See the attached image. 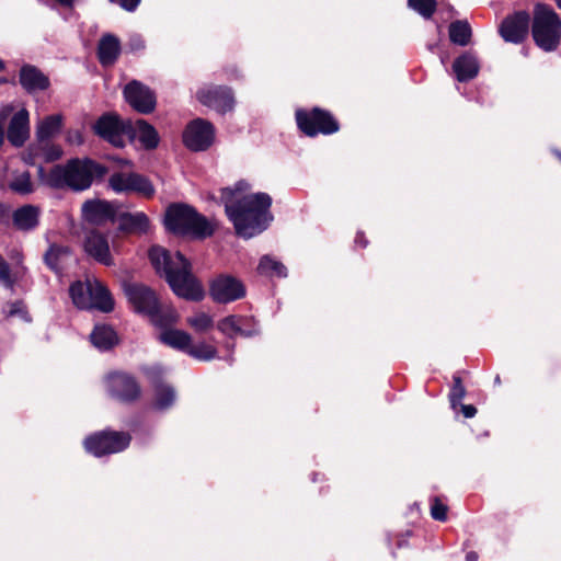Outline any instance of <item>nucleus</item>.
<instances>
[{"label":"nucleus","mask_w":561,"mask_h":561,"mask_svg":"<svg viewBox=\"0 0 561 561\" xmlns=\"http://www.w3.org/2000/svg\"><path fill=\"white\" fill-rule=\"evenodd\" d=\"M249 185L239 182L234 188L221 191L226 213L236 231L243 238H252L266 229L272 216L268 211L271 197L265 193L248 194Z\"/></svg>","instance_id":"1"},{"label":"nucleus","mask_w":561,"mask_h":561,"mask_svg":"<svg viewBox=\"0 0 561 561\" xmlns=\"http://www.w3.org/2000/svg\"><path fill=\"white\" fill-rule=\"evenodd\" d=\"M149 257L157 273L164 275L175 295L190 300L204 297L202 284L192 274L190 262L180 252L171 253L162 247H152Z\"/></svg>","instance_id":"2"},{"label":"nucleus","mask_w":561,"mask_h":561,"mask_svg":"<svg viewBox=\"0 0 561 561\" xmlns=\"http://www.w3.org/2000/svg\"><path fill=\"white\" fill-rule=\"evenodd\" d=\"M164 224L167 229L174 233L199 239L211 236L216 229L215 220L207 219L194 208L183 204L171 205L168 208Z\"/></svg>","instance_id":"3"},{"label":"nucleus","mask_w":561,"mask_h":561,"mask_svg":"<svg viewBox=\"0 0 561 561\" xmlns=\"http://www.w3.org/2000/svg\"><path fill=\"white\" fill-rule=\"evenodd\" d=\"M104 174V169L92 160L73 159L66 165L54 167L48 175V183L55 187L69 186L75 191L90 187L94 176Z\"/></svg>","instance_id":"4"},{"label":"nucleus","mask_w":561,"mask_h":561,"mask_svg":"<svg viewBox=\"0 0 561 561\" xmlns=\"http://www.w3.org/2000/svg\"><path fill=\"white\" fill-rule=\"evenodd\" d=\"M125 294L134 309L137 312L149 316L151 321L157 325L162 327L176 321V312L172 309L164 311L156 294L147 286L142 284L126 285Z\"/></svg>","instance_id":"5"},{"label":"nucleus","mask_w":561,"mask_h":561,"mask_svg":"<svg viewBox=\"0 0 561 561\" xmlns=\"http://www.w3.org/2000/svg\"><path fill=\"white\" fill-rule=\"evenodd\" d=\"M75 306L80 309H98L110 312L114 308L113 298L103 283L87 277L85 282H76L69 288Z\"/></svg>","instance_id":"6"},{"label":"nucleus","mask_w":561,"mask_h":561,"mask_svg":"<svg viewBox=\"0 0 561 561\" xmlns=\"http://www.w3.org/2000/svg\"><path fill=\"white\" fill-rule=\"evenodd\" d=\"M533 37L546 51L554 50L561 38V20L552 8L538 3L534 9Z\"/></svg>","instance_id":"7"},{"label":"nucleus","mask_w":561,"mask_h":561,"mask_svg":"<svg viewBox=\"0 0 561 561\" xmlns=\"http://www.w3.org/2000/svg\"><path fill=\"white\" fill-rule=\"evenodd\" d=\"M130 442V436L118 432H100L89 436L84 440V447L88 453L95 457L124 450Z\"/></svg>","instance_id":"8"},{"label":"nucleus","mask_w":561,"mask_h":561,"mask_svg":"<svg viewBox=\"0 0 561 561\" xmlns=\"http://www.w3.org/2000/svg\"><path fill=\"white\" fill-rule=\"evenodd\" d=\"M298 127L308 136L317 134H332L339 129L337 122L328 112L314 108L307 113L301 110L296 112Z\"/></svg>","instance_id":"9"},{"label":"nucleus","mask_w":561,"mask_h":561,"mask_svg":"<svg viewBox=\"0 0 561 561\" xmlns=\"http://www.w3.org/2000/svg\"><path fill=\"white\" fill-rule=\"evenodd\" d=\"M110 187L116 193H137L144 197H151L154 194V187L151 182L133 172H116L108 179Z\"/></svg>","instance_id":"10"},{"label":"nucleus","mask_w":561,"mask_h":561,"mask_svg":"<svg viewBox=\"0 0 561 561\" xmlns=\"http://www.w3.org/2000/svg\"><path fill=\"white\" fill-rule=\"evenodd\" d=\"M214 138L213 125L202 118L192 121L183 131V142L193 151L206 150L213 144Z\"/></svg>","instance_id":"11"},{"label":"nucleus","mask_w":561,"mask_h":561,"mask_svg":"<svg viewBox=\"0 0 561 561\" xmlns=\"http://www.w3.org/2000/svg\"><path fill=\"white\" fill-rule=\"evenodd\" d=\"M127 128L128 124L114 114L102 115L93 125L95 134L115 147L124 146Z\"/></svg>","instance_id":"12"},{"label":"nucleus","mask_w":561,"mask_h":561,"mask_svg":"<svg viewBox=\"0 0 561 561\" xmlns=\"http://www.w3.org/2000/svg\"><path fill=\"white\" fill-rule=\"evenodd\" d=\"M209 294L216 302L228 304L244 297L245 288L236 277L219 275L211 282Z\"/></svg>","instance_id":"13"},{"label":"nucleus","mask_w":561,"mask_h":561,"mask_svg":"<svg viewBox=\"0 0 561 561\" xmlns=\"http://www.w3.org/2000/svg\"><path fill=\"white\" fill-rule=\"evenodd\" d=\"M111 249L116 251L117 245L114 237L112 244L108 243V237L98 230H91L87 233L84 239V251L98 262L104 265H112L113 257Z\"/></svg>","instance_id":"14"},{"label":"nucleus","mask_w":561,"mask_h":561,"mask_svg":"<svg viewBox=\"0 0 561 561\" xmlns=\"http://www.w3.org/2000/svg\"><path fill=\"white\" fill-rule=\"evenodd\" d=\"M124 96L128 104L140 113L148 114L154 110L153 94L138 81H133L125 87Z\"/></svg>","instance_id":"15"},{"label":"nucleus","mask_w":561,"mask_h":561,"mask_svg":"<svg viewBox=\"0 0 561 561\" xmlns=\"http://www.w3.org/2000/svg\"><path fill=\"white\" fill-rule=\"evenodd\" d=\"M106 387L112 396L123 401L134 400L139 396L138 385L125 374H110L106 377Z\"/></svg>","instance_id":"16"},{"label":"nucleus","mask_w":561,"mask_h":561,"mask_svg":"<svg viewBox=\"0 0 561 561\" xmlns=\"http://www.w3.org/2000/svg\"><path fill=\"white\" fill-rule=\"evenodd\" d=\"M197 99L204 105L225 113L233 106V98L229 89L211 87L197 92Z\"/></svg>","instance_id":"17"},{"label":"nucleus","mask_w":561,"mask_h":561,"mask_svg":"<svg viewBox=\"0 0 561 561\" xmlns=\"http://www.w3.org/2000/svg\"><path fill=\"white\" fill-rule=\"evenodd\" d=\"M528 25V14L526 12H517L502 22L500 32L506 42L519 43L527 35Z\"/></svg>","instance_id":"18"},{"label":"nucleus","mask_w":561,"mask_h":561,"mask_svg":"<svg viewBox=\"0 0 561 561\" xmlns=\"http://www.w3.org/2000/svg\"><path fill=\"white\" fill-rule=\"evenodd\" d=\"M30 137V115L25 108L19 110L11 118L8 127V139L15 146L21 147Z\"/></svg>","instance_id":"19"},{"label":"nucleus","mask_w":561,"mask_h":561,"mask_svg":"<svg viewBox=\"0 0 561 561\" xmlns=\"http://www.w3.org/2000/svg\"><path fill=\"white\" fill-rule=\"evenodd\" d=\"M62 150L58 145L50 144L47 140L31 146L24 153L23 159L26 163L35 164L39 161L50 162L61 157Z\"/></svg>","instance_id":"20"},{"label":"nucleus","mask_w":561,"mask_h":561,"mask_svg":"<svg viewBox=\"0 0 561 561\" xmlns=\"http://www.w3.org/2000/svg\"><path fill=\"white\" fill-rule=\"evenodd\" d=\"M82 214L87 221L99 225L113 220L115 209L111 203L105 201H88L82 206Z\"/></svg>","instance_id":"21"},{"label":"nucleus","mask_w":561,"mask_h":561,"mask_svg":"<svg viewBox=\"0 0 561 561\" xmlns=\"http://www.w3.org/2000/svg\"><path fill=\"white\" fill-rule=\"evenodd\" d=\"M131 134L146 149H154L159 145V135L153 126L142 119L128 123L127 135Z\"/></svg>","instance_id":"22"},{"label":"nucleus","mask_w":561,"mask_h":561,"mask_svg":"<svg viewBox=\"0 0 561 561\" xmlns=\"http://www.w3.org/2000/svg\"><path fill=\"white\" fill-rule=\"evenodd\" d=\"M150 221L145 213H126L121 215L118 228L126 233H146L149 230Z\"/></svg>","instance_id":"23"},{"label":"nucleus","mask_w":561,"mask_h":561,"mask_svg":"<svg viewBox=\"0 0 561 561\" xmlns=\"http://www.w3.org/2000/svg\"><path fill=\"white\" fill-rule=\"evenodd\" d=\"M39 209L33 205H24L12 214L13 225L19 230H32L38 225Z\"/></svg>","instance_id":"24"},{"label":"nucleus","mask_w":561,"mask_h":561,"mask_svg":"<svg viewBox=\"0 0 561 561\" xmlns=\"http://www.w3.org/2000/svg\"><path fill=\"white\" fill-rule=\"evenodd\" d=\"M249 319L240 316H228L217 323V329L225 335L233 337L236 335L249 336L253 333L252 330H247Z\"/></svg>","instance_id":"25"},{"label":"nucleus","mask_w":561,"mask_h":561,"mask_svg":"<svg viewBox=\"0 0 561 561\" xmlns=\"http://www.w3.org/2000/svg\"><path fill=\"white\" fill-rule=\"evenodd\" d=\"M121 51V45L117 37L112 34L104 35L99 43V59L103 66L113 65Z\"/></svg>","instance_id":"26"},{"label":"nucleus","mask_w":561,"mask_h":561,"mask_svg":"<svg viewBox=\"0 0 561 561\" xmlns=\"http://www.w3.org/2000/svg\"><path fill=\"white\" fill-rule=\"evenodd\" d=\"M453 69L459 81H467L478 75L479 64L473 55L463 54L454 61Z\"/></svg>","instance_id":"27"},{"label":"nucleus","mask_w":561,"mask_h":561,"mask_svg":"<svg viewBox=\"0 0 561 561\" xmlns=\"http://www.w3.org/2000/svg\"><path fill=\"white\" fill-rule=\"evenodd\" d=\"M62 127V115L54 114L39 119L36 124V138L39 142L56 136Z\"/></svg>","instance_id":"28"},{"label":"nucleus","mask_w":561,"mask_h":561,"mask_svg":"<svg viewBox=\"0 0 561 561\" xmlns=\"http://www.w3.org/2000/svg\"><path fill=\"white\" fill-rule=\"evenodd\" d=\"M159 340L170 347L183 351L187 354V350L192 342V336L182 330L168 329L160 333Z\"/></svg>","instance_id":"29"},{"label":"nucleus","mask_w":561,"mask_h":561,"mask_svg":"<svg viewBox=\"0 0 561 561\" xmlns=\"http://www.w3.org/2000/svg\"><path fill=\"white\" fill-rule=\"evenodd\" d=\"M90 339L92 344L99 350H108L118 341L116 332L105 324L95 325Z\"/></svg>","instance_id":"30"},{"label":"nucleus","mask_w":561,"mask_h":561,"mask_svg":"<svg viewBox=\"0 0 561 561\" xmlns=\"http://www.w3.org/2000/svg\"><path fill=\"white\" fill-rule=\"evenodd\" d=\"M21 84L27 90H44L48 87L47 78L34 67H23L20 73Z\"/></svg>","instance_id":"31"},{"label":"nucleus","mask_w":561,"mask_h":561,"mask_svg":"<svg viewBox=\"0 0 561 561\" xmlns=\"http://www.w3.org/2000/svg\"><path fill=\"white\" fill-rule=\"evenodd\" d=\"M69 257L68 248L54 244L46 252L45 262L53 271L58 272Z\"/></svg>","instance_id":"32"},{"label":"nucleus","mask_w":561,"mask_h":561,"mask_svg":"<svg viewBox=\"0 0 561 561\" xmlns=\"http://www.w3.org/2000/svg\"><path fill=\"white\" fill-rule=\"evenodd\" d=\"M187 354L198 360L208 362L218 356V351L213 344L199 341L197 343L191 342Z\"/></svg>","instance_id":"33"},{"label":"nucleus","mask_w":561,"mask_h":561,"mask_svg":"<svg viewBox=\"0 0 561 561\" xmlns=\"http://www.w3.org/2000/svg\"><path fill=\"white\" fill-rule=\"evenodd\" d=\"M471 30L467 22L456 21L449 26V37L454 44L466 46L469 43Z\"/></svg>","instance_id":"34"},{"label":"nucleus","mask_w":561,"mask_h":561,"mask_svg":"<svg viewBox=\"0 0 561 561\" xmlns=\"http://www.w3.org/2000/svg\"><path fill=\"white\" fill-rule=\"evenodd\" d=\"M257 271L262 275H275L278 277L286 276V267L275 259L265 255L260 260Z\"/></svg>","instance_id":"35"},{"label":"nucleus","mask_w":561,"mask_h":561,"mask_svg":"<svg viewBox=\"0 0 561 561\" xmlns=\"http://www.w3.org/2000/svg\"><path fill=\"white\" fill-rule=\"evenodd\" d=\"M175 400L174 390L167 385H159L154 391L153 405L156 409L164 410L173 404Z\"/></svg>","instance_id":"36"},{"label":"nucleus","mask_w":561,"mask_h":561,"mask_svg":"<svg viewBox=\"0 0 561 561\" xmlns=\"http://www.w3.org/2000/svg\"><path fill=\"white\" fill-rule=\"evenodd\" d=\"M9 187L20 195H27L34 191V185L31 182V176L28 172H21L16 174L9 182Z\"/></svg>","instance_id":"37"},{"label":"nucleus","mask_w":561,"mask_h":561,"mask_svg":"<svg viewBox=\"0 0 561 561\" xmlns=\"http://www.w3.org/2000/svg\"><path fill=\"white\" fill-rule=\"evenodd\" d=\"M187 324L195 332H206L214 325V319L205 312H196L186 319Z\"/></svg>","instance_id":"38"},{"label":"nucleus","mask_w":561,"mask_h":561,"mask_svg":"<svg viewBox=\"0 0 561 561\" xmlns=\"http://www.w3.org/2000/svg\"><path fill=\"white\" fill-rule=\"evenodd\" d=\"M408 5L423 18H431L436 9L435 0H408Z\"/></svg>","instance_id":"39"},{"label":"nucleus","mask_w":561,"mask_h":561,"mask_svg":"<svg viewBox=\"0 0 561 561\" xmlns=\"http://www.w3.org/2000/svg\"><path fill=\"white\" fill-rule=\"evenodd\" d=\"M447 505L439 499L435 497L431 505V515L434 519L445 522L447 519Z\"/></svg>","instance_id":"40"},{"label":"nucleus","mask_w":561,"mask_h":561,"mask_svg":"<svg viewBox=\"0 0 561 561\" xmlns=\"http://www.w3.org/2000/svg\"><path fill=\"white\" fill-rule=\"evenodd\" d=\"M9 317H15L19 316L23 320L28 321L27 312L24 309V306L21 302H15L10 306V309L8 310Z\"/></svg>","instance_id":"41"},{"label":"nucleus","mask_w":561,"mask_h":561,"mask_svg":"<svg viewBox=\"0 0 561 561\" xmlns=\"http://www.w3.org/2000/svg\"><path fill=\"white\" fill-rule=\"evenodd\" d=\"M0 282H2V284L8 287L12 285L9 266L1 259H0Z\"/></svg>","instance_id":"42"},{"label":"nucleus","mask_w":561,"mask_h":561,"mask_svg":"<svg viewBox=\"0 0 561 561\" xmlns=\"http://www.w3.org/2000/svg\"><path fill=\"white\" fill-rule=\"evenodd\" d=\"M66 139L70 145H76V146H79L83 142V136H82L81 131L78 129L69 130L67 133Z\"/></svg>","instance_id":"43"},{"label":"nucleus","mask_w":561,"mask_h":561,"mask_svg":"<svg viewBox=\"0 0 561 561\" xmlns=\"http://www.w3.org/2000/svg\"><path fill=\"white\" fill-rule=\"evenodd\" d=\"M113 3H117L126 11H134L138 7L140 0H110Z\"/></svg>","instance_id":"44"},{"label":"nucleus","mask_w":561,"mask_h":561,"mask_svg":"<svg viewBox=\"0 0 561 561\" xmlns=\"http://www.w3.org/2000/svg\"><path fill=\"white\" fill-rule=\"evenodd\" d=\"M465 397V389L459 378L455 379V387L453 389V399L460 401Z\"/></svg>","instance_id":"45"},{"label":"nucleus","mask_w":561,"mask_h":561,"mask_svg":"<svg viewBox=\"0 0 561 561\" xmlns=\"http://www.w3.org/2000/svg\"><path fill=\"white\" fill-rule=\"evenodd\" d=\"M11 106H5L0 111V147L2 146L4 141V134H3V121L8 117L9 113L11 112Z\"/></svg>","instance_id":"46"},{"label":"nucleus","mask_w":561,"mask_h":561,"mask_svg":"<svg viewBox=\"0 0 561 561\" xmlns=\"http://www.w3.org/2000/svg\"><path fill=\"white\" fill-rule=\"evenodd\" d=\"M461 411L466 417H473L477 413V409L471 404L461 405Z\"/></svg>","instance_id":"47"},{"label":"nucleus","mask_w":561,"mask_h":561,"mask_svg":"<svg viewBox=\"0 0 561 561\" xmlns=\"http://www.w3.org/2000/svg\"><path fill=\"white\" fill-rule=\"evenodd\" d=\"M8 217V208L3 204H0V222Z\"/></svg>","instance_id":"48"},{"label":"nucleus","mask_w":561,"mask_h":561,"mask_svg":"<svg viewBox=\"0 0 561 561\" xmlns=\"http://www.w3.org/2000/svg\"><path fill=\"white\" fill-rule=\"evenodd\" d=\"M466 560L467 561H477L478 560V554L476 552H473V551L468 552L466 554Z\"/></svg>","instance_id":"49"},{"label":"nucleus","mask_w":561,"mask_h":561,"mask_svg":"<svg viewBox=\"0 0 561 561\" xmlns=\"http://www.w3.org/2000/svg\"><path fill=\"white\" fill-rule=\"evenodd\" d=\"M131 45H133L134 48H142L144 47V43L139 38L133 39Z\"/></svg>","instance_id":"50"},{"label":"nucleus","mask_w":561,"mask_h":561,"mask_svg":"<svg viewBox=\"0 0 561 561\" xmlns=\"http://www.w3.org/2000/svg\"><path fill=\"white\" fill-rule=\"evenodd\" d=\"M558 7L561 9V0H557Z\"/></svg>","instance_id":"51"},{"label":"nucleus","mask_w":561,"mask_h":561,"mask_svg":"<svg viewBox=\"0 0 561 561\" xmlns=\"http://www.w3.org/2000/svg\"><path fill=\"white\" fill-rule=\"evenodd\" d=\"M3 68V62L0 60V70Z\"/></svg>","instance_id":"52"}]
</instances>
